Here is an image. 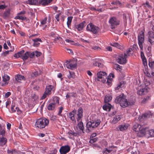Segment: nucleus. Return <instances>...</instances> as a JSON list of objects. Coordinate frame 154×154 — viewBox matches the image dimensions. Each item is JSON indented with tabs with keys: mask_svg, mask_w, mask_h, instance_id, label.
<instances>
[{
	"mask_svg": "<svg viewBox=\"0 0 154 154\" xmlns=\"http://www.w3.org/2000/svg\"><path fill=\"white\" fill-rule=\"evenodd\" d=\"M53 101L54 102L53 103L59 104V98L57 97H54L53 99Z\"/></svg>",
	"mask_w": 154,
	"mask_h": 154,
	"instance_id": "obj_46",
	"label": "nucleus"
},
{
	"mask_svg": "<svg viewBox=\"0 0 154 154\" xmlns=\"http://www.w3.org/2000/svg\"><path fill=\"white\" fill-rule=\"evenodd\" d=\"M109 23L112 26L111 28L113 29L115 28L113 26L114 25L117 26L119 24L120 21L116 19L115 17H113L111 18L109 20Z\"/></svg>",
	"mask_w": 154,
	"mask_h": 154,
	"instance_id": "obj_11",
	"label": "nucleus"
},
{
	"mask_svg": "<svg viewBox=\"0 0 154 154\" xmlns=\"http://www.w3.org/2000/svg\"><path fill=\"white\" fill-rule=\"evenodd\" d=\"M150 112L146 113L143 114L141 116V119L145 120L152 117Z\"/></svg>",
	"mask_w": 154,
	"mask_h": 154,
	"instance_id": "obj_27",
	"label": "nucleus"
},
{
	"mask_svg": "<svg viewBox=\"0 0 154 154\" xmlns=\"http://www.w3.org/2000/svg\"><path fill=\"white\" fill-rule=\"evenodd\" d=\"M55 105L53 103H50L47 107L48 109L49 110H53L54 109Z\"/></svg>",
	"mask_w": 154,
	"mask_h": 154,
	"instance_id": "obj_33",
	"label": "nucleus"
},
{
	"mask_svg": "<svg viewBox=\"0 0 154 154\" xmlns=\"http://www.w3.org/2000/svg\"><path fill=\"white\" fill-rule=\"evenodd\" d=\"M25 51L24 50H22L19 52H18L17 53L14 54V57L16 58L20 57L22 55V54L24 53Z\"/></svg>",
	"mask_w": 154,
	"mask_h": 154,
	"instance_id": "obj_31",
	"label": "nucleus"
},
{
	"mask_svg": "<svg viewBox=\"0 0 154 154\" xmlns=\"http://www.w3.org/2000/svg\"><path fill=\"white\" fill-rule=\"evenodd\" d=\"M116 148V146H110L108 148H104L103 151L102 152L103 154H109L112 151H113L114 152L116 151V150H113L112 149H114Z\"/></svg>",
	"mask_w": 154,
	"mask_h": 154,
	"instance_id": "obj_12",
	"label": "nucleus"
},
{
	"mask_svg": "<svg viewBox=\"0 0 154 154\" xmlns=\"http://www.w3.org/2000/svg\"><path fill=\"white\" fill-rule=\"evenodd\" d=\"M101 121L100 119H97L88 122L86 124V131L88 133L93 128H97L100 124Z\"/></svg>",
	"mask_w": 154,
	"mask_h": 154,
	"instance_id": "obj_3",
	"label": "nucleus"
},
{
	"mask_svg": "<svg viewBox=\"0 0 154 154\" xmlns=\"http://www.w3.org/2000/svg\"><path fill=\"white\" fill-rule=\"evenodd\" d=\"M93 65L94 66H97L98 67H102V64L101 63H100L98 62H96L93 63Z\"/></svg>",
	"mask_w": 154,
	"mask_h": 154,
	"instance_id": "obj_56",
	"label": "nucleus"
},
{
	"mask_svg": "<svg viewBox=\"0 0 154 154\" xmlns=\"http://www.w3.org/2000/svg\"><path fill=\"white\" fill-rule=\"evenodd\" d=\"M15 79L17 81H19L24 80L25 77L24 76L21 75H17V76L16 77Z\"/></svg>",
	"mask_w": 154,
	"mask_h": 154,
	"instance_id": "obj_40",
	"label": "nucleus"
},
{
	"mask_svg": "<svg viewBox=\"0 0 154 154\" xmlns=\"http://www.w3.org/2000/svg\"><path fill=\"white\" fill-rule=\"evenodd\" d=\"M107 78V75L105 72L100 71L97 73V77L96 80L102 82L103 83L106 82Z\"/></svg>",
	"mask_w": 154,
	"mask_h": 154,
	"instance_id": "obj_7",
	"label": "nucleus"
},
{
	"mask_svg": "<svg viewBox=\"0 0 154 154\" xmlns=\"http://www.w3.org/2000/svg\"><path fill=\"white\" fill-rule=\"evenodd\" d=\"M97 140V139L94 138L93 139H91L89 141V142L91 143L96 142Z\"/></svg>",
	"mask_w": 154,
	"mask_h": 154,
	"instance_id": "obj_64",
	"label": "nucleus"
},
{
	"mask_svg": "<svg viewBox=\"0 0 154 154\" xmlns=\"http://www.w3.org/2000/svg\"><path fill=\"white\" fill-rule=\"evenodd\" d=\"M78 126L79 128L82 131L84 129V127L83 123L82 122H80L78 124Z\"/></svg>",
	"mask_w": 154,
	"mask_h": 154,
	"instance_id": "obj_43",
	"label": "nucleus"
},
{
	"mask_svg": "<svg viewBox=\"0 0 154 154\" xmlns=\"http://www.w3.org/2000/svg\"><path fill=\"white\" fill-rule=\"evenodd\" d=\"M115 102L116 103H119L120 106L123 108H125L128 105L126 97L123 94H122L116 97L115 100Z\"/></svg>",
	"mask_w": 154,
	"mask_h": 154,
	"instance_id": "obj_1",
	"label": "nucleus"
},
{
	"mask_svg": "<svg viewBox=\"0 0 154 154\" xmlns=\"http://www.w3.org/2000/svg\"><path fill=\"white\" fill-rule=\"evenodd\" d=\"M127 57V55L123 54H121L117 59V62L120 64H124L126 63L127 61L126 58Z\"/></svg>",
	"mask_w": 154,
	"mask_h": 154,
	"instance_id": "obj_8",
	"label": "nucleus"
},
{
	"mask_svg": "<svg viewBox=\"0 0 154 154\" xmlns=\"http://www.w3.org/2000/svg\"><path fill=\"white\" fill-rule=\"evenodd\" d=\"M77 64L76 63H70L69 64L66 65V67L68 69L72 70L76 68Z\"/></svg>",
	"mask_w": 154,
	"mask_h": 154,
	"instance_id": "obj_29",
	"label": "nucleus"
},
{
	"mask_svg": "<svg viewBox=\"0 0 154 154\" xmlns=\"http://www.w3.org/2000/svg\"><path fill=\"white\" fill-rule=\"evenodd\" d=\"M111 4L112 5H121V2L119 0H115L113 1L111 3Z\"/></svg>",
	"mask_w": 154,
	"mask_h": 154,
	"instance_id": "obj_48",
	"label": "nucleus"
},
{
	"mask_svg": "<svg viewBox=\"0 0 154 154\" xmlns=\"http://www.w3.org/2000/svg\"><path fill=\"white\" fill-rule=\"evenodd\" d=\"M2 79L3 81L5 82V84L7 85L10 79V77L6 74H4L2 76Z\"/></svg>",
	"mask_w": 154,
	"mask_h": 154,
	"instance_id": "obj_25",
	"label": "nucleus"
},
{
	"mask_svg": "<svg viewBox=\"0 0 154 154\" xmlns=\"http://www.w3.org/2000/svg\"><path fill=\"white\" fill-rule=\"evenodd\" d=\"M114 77V75L112 73H110L108 76L107 78V80L106 83H107L108 85L111 86L112 79Z\"/></svg>",
	"mask_w": 154,
	"mask_h": 154,
	"instance_id": "obj_18",
	"label": "nucleus"
},
{
	"mask_svg": "<svg viewBox=\"0 0 154 154\" xmlns=\"http://www.w3.org/2000/svg\"><path fill=\"white\" fill-rule=\"evenodd\" d=\"M68 134L69 135V137L70 138H72V137H71L72 135L74 136H76L78 135L79 134V133H75L73 131H72L71 130L69 131L68 132Z\"/></svg>",
	"mask_w": 154,
	"mask_h": 154,
	"instance_id": "obj_36",
	"label": "nucleus"
},
{
	"mask_svg": "<svg viewBox=\"0 0 154 154\" xmlns=\"http://www.w3.org/2000/svg\"><path fill=\"white\" fill-rule=\"evenodd\" d=\"M143 30H142L139 33L137 38L138 40V44L139 47L141 51L143 50V44L144 42V34Z\"/></svg>",
	"mask_w": 154,
	"mask_h": 154,
	"instance_id": "obj_6",
	"label": "nucleus"
},
{
	"mask_svg": "<svg viewBox=\"0 0 154 154\" xmlns=\"http://www.w3.org/2000/svg\"><path fill=\"white\" fill-rule=\"evenodd\" d=\"M75 117L76 118L77 121L79 122L82 118L83 116V109H82L80 107L77 110H75Z\"/></svg>",
	"mask_w": 154,
	"mask_h": 154,
	"instance_id": "obj_9",
	"label": "nucleus"
},
{
	"mask_svg": "<svg viewBox=\"0 0 154 154\" xmlns=\"http://www.w3.org/2000/svg\"><path fill=\"white\" fill-rule=\"evenodd\" d=\"M34 52L35 55L37 57L40 56L42 54V53L41 52L37 51H35Z\"/></svg>",
	"mask_w": 154,
	"mask_h": 154,
	"instance_id": "obj_57",
	"label": "nucleus"
},
{
	"mask_svg": "<svg viewBox=\"0 0 154 154\" xmlns=\"http://www.w3.org/2000/svg\"><path fill=\"white\" fill-rule=\"evenodd\" d=\"M150 99V97L149 96H147L146 98H145L142 100V102L145 103L148 101Z\"/></svg>",
	"mask_w": 154,
	"mask_h": 154,
	"instance_id": "obj_60",
	"label": "nucleus"
},
{
	"mask_svg": "<svg viewBox=\"0 0 154 154\" xmlns=\"http://www.w3.org/2000/svg\"><path fill=\"white\" fill-rule=\"evenodd\" d=\"M65 41L71 44L74 45H78V44H79V43H75L73 41L71 40L70 39H66L65 40Z\"/></svg>",
	"mask_w": 154,
	"mask_h": 154,
	"instance_id": "obj_44",
	"label": "nucleus"
},
{
	"mask_svg": "<svg viewBox=\"0 0 154 154\" xmlns=\"http://www.w3.org/2000/svg\"><path fill=\"white\" fill-rule=\"evenodd\" d=\"M85 26V21H83L78 25L75 26V27L77 29L78 31L80 32L83 30V28Z\"/></svg>",
	"mask_w": 154,
	"mask_h": 154,
	"instance_id": "obj_13",
	"label": "nucleus"
},
{
	"mask_svg": "<svg viewBox=\"0 0 154 154\" xmlns=\"http://www.w3.org/2000/svg\"><path fill=\"white\" fill-rule=\"evenodd\" d=\"M70 97H77V94L76 93L72 92L69 93Z\"/></svg>",
	"mask_w": 154,
	"mask_h": 154,
	"instance_id": "obj_62",
	"label": "nucleus"
},
{
	"mask_svg": "<svg viewBox=\"0 0 154 154\" xmlns=\"http://www.w3.org/2000/svg\"><path fill=\"white\" fill-rule=\"evenodd\" d=\"M147 92V89L146 88H142L139 90L137 91V94L140 95H143L145 94V92Z\"/></svg>",
	"mask_w": 154,
	"mask_h": 154,
	"instance_id": "obj_30",
	"label": "nucleus"
},
{
	"mask_svg": "<svg viewBox=\"0 0 154 154\" xmlns=\"http://www.w3.org/2000/svg\"><path fill=\"white\" fill-rule=\"evenodd\" d=\"M148 132L147 135H148L147 137L149 136L151 137H154V130L151 129L150 130H148V131L147 132Z\"/></svg>",
	"mask_w": 154,
	"mask_h": 154,
	"instance_id": "obj_42",
	"label": "nucleus"
},
{
	"mask_svg": "<svg viewBox=\"0 0 154 154\" xmlns=\"http://www.w3.org/2000/svg\"><path fill=\"white\" fill-rule=\"evenodd\" d=\"M11 51H12L11 50L6 51L4 52H3L2 54V56H6L9 54L10 52Z\"/></svg>",
	"mask_w": 154,
	"mask_h": 154,
	"instance_id": "obj_53",
	"label": "nucleus"
},
{
	"mask_svg": "<svg viewBox=\"0 0 154 154\" xmlns=\"http://www.w3.org/2000/svg\"><path fill=\"white\" fill-rule=\"evenodd\" d=\"M148 128H142L141 129H140V130L139 131L142 135L147 136L148 135H147L148 133L147 132L148 131Z\"/></svg>",
	"mask_w": 154,
	"mask_h": 154,
	"instance_id": "obj_20",
	"label": "nucleus"
},
{
	"mask_svg": "<svg viewBox=\"0 0 154 154\" xmlns=\"http://www.w3.org/2000/svg\"><path fill=\"white\" fill-rule=\"evenodd\" d=\"M115 69L117 70L121 71L122 70V67L118 64H116L114 66Z\"/></svg>",
	"mask_w": 154,
	"mask_h": 154,
	"instance_id": "obj_45",
	"label": "nucleus"
},
{
	"mask_svg": "<svg viewBox=\"0 0 154 154\" xmlns=\"http://www.w3.org/2000/svg\"><path fill=\"white\" fill-rule=\"evenodd\" d=\"M15 109L16 110V111L17 112V113L18 115L21 114L22 113V111H21L19 109L18 107H16Z\"/></svg>",
	"mask_w": 154,
	"mask_h": 154,
	"instance_id": "obj_63",
	"label": "nucleus"
},
{
	"mask_svg": "<svg viewBox=\"0 0 154 154\" xmlns=\"http://www.w3.org/2000/svg\"><path fill=\"white\" fill-rule=\"evenodd\" d=\"M29 54H30V52L27 51L25 53L22 54L21 57V59H23L24 61L26 60L29 56Z\"/></svg>",
	"mask_w": 154,
	"mask_h": 154,
	"instance_id": "obj_32",
	"label": "nucleus"
},
{
	"mask_svg": "<svg viewBox=\"0 0 154 154\" xmlns=\"http://www.w3.org/2000/svg\"><path fill=\"white\" fill-rule=\"evenodd\" d=\"M38 73L37 71H35L32 72L31 74V76L32 77H35L38 76Z\"/></svg>",
	"mask_w": 154,
	"mask_h": 154,
	"instance_id": "obj_52",
	"label": "nucleus"
},
{
	"mask_svg": "<svg viewBox=\"0 0 154 154\" xmlns=\"http://www.w3.org/2000/svg\"><path fill=\"white\" fill-rule=\"evenodd\" d=\"M141 125L137 123H136L133 126V130L136 132L139 131L140 129L141 128Z\"/></svg>",
	"mask_w": 154,
	"mask_h": 154,
	"instance_id": "obj_24",
	"label": "nucleus"
},
{
	"mask_svg": "<svg viewBox=\"0 0 154 154\" xmlns=\"http://www.w3.org/2000/svg\"><path fill=\"white\" fill-rule=\"evenodd\" d=\"M128 125L127 124L120 125L116 128V130L117 131L120 130L121 131H123L126 130L128 128Z\"/></svg>",
	"mask_w": 154,
	"mask_h": 154,
	"instance_id": "obj_15",
	"label": "nucleus"
},
{
	"mask_svg": "<svg viewBox=\"0 0 154 154\" xmlns=\"http://www.w3.org/2000/svg\"><path fill=\"white\" fill-rule=\"evenodd\" d=\"M5 127L2 126L0 124V135L5 136Z\"/></svg>",
	"mask_w": 154,
	"mask_h": 154,
	"instance_id": "obj_37",
	"label": "nucleus"
},
{
	"mask_svg": "<svg viewBox=\"0 0 154 154\" xmlns=\"http://www.w3.org/2000/svg\"><path fill=\"white\" fill-rule=\"evenodd\" d=\"M86 30L87 31H89L95 35L98 34L100 31L99 27L92 23H90L87 25Z\"/></svg>",
	"mask_w": 154,
	"mask_h": 154,
	"instance_id": "obj_5",
	"label": "nucleus"
},
{
	"mask_svg": "<svg viewBox=\"0 0 154 154\" xmlns=\"http://www.w3.org/2000/svg\"><path fill=\"white\" fill-rule=\"evenodd\" d=\"M149 66L151 69V71L149 72L147 69H145L144 72L145 75L148 77H152L154 76V62L151 59L149 61Z\"/></svg>",
	"mask_w": 154,
	"mask_h": 154,
	"instance_id": "obj_4",
	"label": "nucleus"
},
{
	"mask_svg": "<svg viewBox=\"0 0 154 154\" xmlns=\"http://www.w3.org/2000/svg\"><path fill=\"white\" fill-rule=\"evenodd\" d=\"M70 150V148L69 146L66 145L61 147L59 149V152L60 154H66Z\"/></svg>",
	"mask_w": 154,
	"mask_h": 154,
	"instance_id": "obj_10",
	"label": "nucleus"
},
{
	"mask_svg": "<svg viewBox=\"0 0 154 154\" xmlns=\"http://www.w3.org/2000/svg\"><path fill=\"white\" fill-rule=\"evenodd\" d=\"M11 103V101L10 100H8L6 102V107L8 108L9 109V105Z\"/></svg>",
	"mask_w": 154,
	"mask_h": 154,
	"instance_id": "obj_58",
	"label": "nucleus"
},
{
	"mask_svg": "<svg viewBox=\"0 0 154 154\" xmlns=\"http://www.w3.org/2000/svg\"><path fill=\"white\" fill-rule=\"evenodd\" d=\"M54 88V86L51 85H49L46 87V90L45 91V93H47L48 95H50L51 94V91Z\"/></svg>",
	"mask_w": 154,
	"mask_h": 154,
	"instance_id": "obj_17",
	"label": "nucleus"
},
{
	"mask_svg": "<svg viewBox=\"0 0 154 154\" xmlns=\"http://www.w3.org/2000/svg\"><path fill=\"white\" fill-rule=\"evenodd\" d=\"M92 49L95 50H100L101 49L99 47L96 45L92 47Z\"/></svg>",
	"mask_w": 154,
	"mask_h": 154,
	"instance_id": "obj_59",
	"label": "nucleus"
},
{
	"mask_svg": "<svg viewBox=\"0 0 154 154\" xmlns=\"http://www.w3.org/2000/svg\"><path fill=\"white\" fill-rule=\"evenodd\" d=\"M63 109V107L62 106L60 107L59 108L58 113V115L60 116H62V114H61V113L62 112V110Z\"/></svg>",
	"mask_w": 154,
	"mask_h": 154,
	"instance_id": "obj_54",
	"label": "nucleus"
},
{
	"mask_svg": "<svg viewBox=\"0 0 154 154\" xmlns=\"http://www.w3.org/2000/svg\"><path fill=\"white\" fill-rule=\"evenodd\" d=\"M7 141L6 138L2 137H0V145L1 146H4L7 143Z\"/></svg>",
	"mask_w": 154,
	"mask_h": 154,
	"instance_id": "obj_26",
	"label": "nucleus"
},
{
	"mask_svg": "<svg viewBox=\"0 0 154 154\" xmlns=\"http://www.w3.org/2000/svg\"><path fill=\"white\" fill-rule=\"evenodd\" d=\"M49 124L48 119L45 118H43L37 119L35 124V126L38 128L43 129L48 126Z\"/></svg>",
	"mask_w": 154,
	"mask_h": 154,
	"instance_id": "obj_2",
	"label": "nucleus"
},
{
	"mask_svg": "<svg viewBox=\"0 0 154 154\" xmlns=\"http://www.w3.org/2000/svg\"><path fill=\"white\" fill-rule=\"evenodd\" d=\"M14 19H19L24 20L26 19V17L21 15L17 14V15L15 17Z\"/></svg>",
	"mask_w": 154,
	"mask_h": 154,
	"instance_id": "obj_39",
	"label": "nucleus"
},
{
	"mask_svg": "<svg viewBox=\"0 0 154 154\" xmlns=\"http://www.w3.org/2000/svg\"><path fill=\"white\" fill-rule=\"evenodd\" d=\"M53 0H40L39 2V5L45 6L50 3Z\"/></svg>",
	"mask_w": 154,
	"mask_h": 154,
	"instance_id": "obj_14",
	"label": "nucleus"
},
{
	"mask_svg": "<svg viewBox=\"0 0 154 154\" xmlns=\"http://www.w3.org/2000/svg\"><path fill=\"white\" fill-rule=\"evenodd\" d=\"M143 64L144 66H145V68L146 69V67H147V62L146 61V60L145 57H143L142 59Z\"/></svg>",
	"mask_w": 154,
	"mask_h": 154,
	"instance_id": "obj_49",
	"label": "nucleus"
},
{
	"mask_svg": "<svg viewBox=\"0 0 154 154\" xmlns=\"http://www.w3.org/2000/svg\"><path fill=\"white\" fill-rule=\"evenodd\" d=\"M15 106L14 103H12L11 107V113L14 112L16 111V109H14V108Z\"/></svg>",
	"mask_w": 154,
	"mask_h": 154,
	"instance_id": "obj_51",
	"label": "nucleus"
},
{
	"mask_svg": "<svg viewBox=\"0 0 154 154\" xmlns=\"http://www.w3.org/2000/svg\"><path fill=\"white\" fill-rule=\"evenodd\" d=\"M27 4L31 5H36L37 3V0H28L26 1Z\"/></svg>",
	"mask_w": 154,
	"mask_h": 154,
	"instance_id": "obj_35",
	"label": "nucleus"
},
{
	"mask_svg": "<svg viewBox=\"0 0 154 154\" xmlns=\"http://www.w3.org/2000/svg\"><path fill=\"white\" fill-rule=\"evenodd\" d=\"M10 11L9 10L5 11L4 13L3 16L5 17H7L9 16L10 14Z\"/></svg>",
	"mask_w": 154,
	"mask_h": 154,
	"instance_id": "obj_47",
	"label": "nucleus"
},
{
	"mask_svg": "<svg viewBox=\"0 0 154 154\" xmlns=\"http://www.w3.org/2000/svg\"><path fill=\"white\" fill-rule=\"evenodd\" d=\"M112 97L109 95H106L104 99V102L105 103H108L110 102L112 99Z\"/></svg>",
	"mask_w": 154,
	"mask_h": 154,
	"instance_id": "obj_34",
	"label": "nucleus"
},
{
	"mask_svg": "<svg viewBox=\"0 0 154 154\" xmlns=\"http://www.w3.org/2000/svg\"><path fill=\"white\" fill-rule=\"evenodd\" d=\"M75 110H74L72 111L69 113L68 116L69 119L73 121H74L75 122Z\"/></svg>",
	"mask_w": 154,
	"mask_h": 154,
	"instance_id": "obj_19",
	"label": "nucleus"
},
{
	"mask_svg": "<svg viewBox=\"0 0 154 154\" xmlns=\"http://www.w3.org/2000/svg\"><path fill=\"white\" fill-rule=\"evenodd\" d=\"M47 17H45L41 21V24L42 25L45 24L47 23Z\"/></svg>",
	"mask_w": 154,
	"mask_h": 154,
	"instance_id": "obj_50",
	"label": "nucleus"
},
{
	"mask_svg": "<svg viewBox=\"0 0 154 154\" xmlns=\"http://www.w3.org/2000/svg\"><path fill=\"white\" fill-rule=\"evenodd\" d=\"M122 118V116L121 115L116 116L114 117V119L112 121L113 124H115L117 123Z\"/></svg>",
	"mask_w": 154,
	"mask_h": 154,
	"instance_id": "obj_28",
	"label": "nucleus"
},
{
	"mask_svg": "<svg viewBox=\"0 0 154 154\" xmlns=\"http://www.w3.org/2000/svg\"><path fill=\"white\" fill-rule=\"evenodd\" d=\"M142 5L145 9L151 8H152L151 6L149 5V2H147L146 3L143 4Z\"/></svg>",
	"mask_w": 154,
	"mask_h": 154,
	"instance_id": "obj_38",
	"label": "nucleus"
},
{
	"mask_svg": "<svg viewBox=\"0 0 154 154\" xmlns=\"http://www.w3.org/2000/svg\"><path fill=\"white\" fill-rule=\"evenodd\" d=\"M131 48H128L126 51V52L124 53V54H126L127 55V57L129 56V53L131 52Z\"/></svg>",
	"mask_w": 154,
	"mask_h": 154,
	"instance_id": "obj_55",
	"label": "nucleus"
},
{
	"mask_svg": "<svg viewBox=\"0 0 154 154\" xmlns=\"http://www.w3.org/2000/svg\"><path fill=\"white\" fill-rule=\"evenodd\" d=\"M109 44L112 46L116 47L120 49H122L123 48L122 45L116 42H110Z\"/></svg>",
	"mask_w": 154,
	"mask_h": 154,
	"instance_id": "obj_22",
	"label": "nucleus"
},
{
	"mask_svg": "<svg viewBox=\"0 0 154 154\" xmlns=\"http://www.w3.org/2000/svg\"><path fill=\"white\" fill-rule=\"evenodd\" d=\"M73 18L72 17L70 16L67 18V25L69 27L71 25L72 20Z\"/></svg>",
	"mask_w": 154,
	"mask_h": 154,
	"instance_id": "obj_41",
	"label": "nucleus"
},
{
	"mask_svg": "<svg viewBox=\"0 0 154 154\" xmlns=\"http://www.w3.org/2000/svg\"><path fill=\"white\" fill-rule=\"evenodd\" d=\"M73 72H71L70 71L69 72V74L67 76V77L69 79H70L71 78H74L73 76L74 74H73Z\"/></svg>",
	"mask_w": 154,
	"mask_h": 154,
	"instance_id": "obj_61",
	"label": "nucleus"
},
{
	"mask_svg": "<svg viewBox=\"0 0 154 154\" xmlns=\"http://www.w3.org/2000/svg\"><path fill=\"white\" fill-rule=\"evenodd\" d=\"M32 40L34 42L33 44V46L35 47H37L39 45L40 43L38 42H42L41 39L40 38H36L32 39Z\"/></svg>",
	"mask_w": 154,
	"mask_h": 154,
	"instance_id": "obj_21",
	"label": "nucleus"
},
{
	"mask_svg": "<svg viewBox=\"0 0 154 154\" xmlns=\"http://www.w3.org/2000/svg\"><path fill=\"white\" fill-rule=\"evenodd\" d=\"M149 41L151 45L154 44V31L149 32Z\"/></svg>",
	"mask_w": 154,
	"mask_h": 154,
	"instance_id": "obj_16",
	"label": "nucleus"
},
{
	"mask_svg": "<svg viewBox=\"0 0 154 154\" xmlns=\"http://www.w3.org/2000/svg\"><path fill=\"white\" fill-rule=\"evenodd\" d=\"M112 106L109 103H106L103 106V108L104 110L109 111L111 109Z\"/></svg>",
	"mask_w": 154,
	"mask_h": 154,
	"instance_id": "obj_23",
	"label": "nucleus"
}]
</instances>
